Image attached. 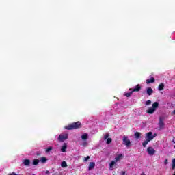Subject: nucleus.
Wrapping results in <instances>:
<instances>
[{
    "label": "nucleus",
    "mask_w": 175,
    "mask_h": 175,
    "mask_svg": "<svg viewBox=\"0 0 175 175\" xmlns=\"http://www.w3.org/2000/svg\"><path fill=\"white\" fill-rule=\"evenodd\" d=\"M156 137L157 133H154L152 135V132L151 131L146 133L145 137L146 140L142 143V147H146V146L148 144V142H151V140H153Z\"/></svg>",
    "instance_id": "nucleus-1"
},
{
    "label": "nucleus",
    "mask_w": 175,
    "mask_h": 175,
    "mask_svg": "<svg viewBox=\"0 0 175 175\" xmlns=\"http://www.w3.org/2000/svg\"><path fill=\"white\" fill-rule=\"evenodd\" d=\"M79 128H81V122H80L79 121L73 122L71 124H68V126H65V129H67L68 131L79 129Z\"/></svg>",
    "instance_id": "nucleus-2"
},
{
    "label": "nucleus",
    "mask_w": 175,
    "mask_h": 175,
    "mask_svg": "<svg viewBox=\"0 0 175 175\" xmlns=\"http://www.w3.org/2000/svg\"><path fill=\"white\" fill-rule=\"evenodd\" d=\"M159 106V103L154 102L152 104V107L148 108V109L146 111V113H148V114H154V113H155V110H157V109H158Z\"/></svg>",
    "instance_id": "nucleus-3"
},
{
    "label": "nucleus",
    "mask_w": 175,
    "mask_h": 175,
    "mask_svg": "<svg viewBox=\"0 0 175 175\" xmlns=\"http://www.w3.org/2000/svg\"><path fill=\"white\" fill-rule=\"evenodd\" d=\"M122 142H123V144H124L126 146V147H130L131 140L129 139H128V136L124 135L122 137Z\"/></svg>",
    "instance_id": "nucleus-4"
},
{
    "label": "nucleus",
    "mask_w": 175,
    "mask_h": 175,
    "mask_svg": "<svg viewBox=\"0 0 175 175\" xmlns=\"http://www.w3.org/2000/svg\"><path fill=\"white\" fill-rule=\"evenodd\" d=\"M68 137V134H60L57 138V140L60 142H65V140H67Z\"/></svg>",
    "instance_id": "nucleus-5"
},
{
    "label": "nucleus",
    "mask_w": 175,
    "mask_h": 175,
    "mask_svg": "<svg viewBox=\"0 0 175 175\" xmlns=\"http://www.w3.org/2000/svg\"><path fill=\"white\" fill-rule=\"evenodd\" d=\"M159 131H161V129H163V126H165V123L163 122V118L160 117L159 118Z\"/></svg>",
    "instance_id": "nucleus-6"
},
{
    "label": "nucleus",
    "mask_w": 175,
    "mask_h": 175,
    "mask_svg": "<svg viewBox=\"0 0 175 175\" xmlns=\"http://www.w3.org/2000/svg\"><path fill=\"white\" fill-rule=\"evenodd\" d=\"M147 152L148 155H154L156 151H155V149H154L152 147L149 146L147 148Z\"/></svg>",
    "instance_id": "nucleus-7"
},
{
    "label": "nucleus",
    "mask_w": 175,
    "mask_h": 175,
    "mask_svg": "<svg viewBox=\"0 0 175 175\" xmlns=\"http://www.w3.org/2000/svg\"><path fill=\"white\" fill-rule=\"evenodd\" d=\"M142 90V86L140 85H137L133 89H129V91H133V92H139Z\"/></svg>",
    "instance_id": "nucleus-8"
},
{
    "label": "nucleus",
    "mask_w": 175,
    "mask_h": 175,
    "mask_svg": "<svg viewBox=\"0 0 175 175\" xmlns=\"http://www.w3.org/2000/svg\"><path fill=\"white\" fill-rule=\"evenodd\" d=\"M146 94L149 96H151V95H152V94H154V90H152V88H148L146 89Z\"/></svg>",
    "instance_id": "nucleus-9"
},
{
    "label": "nucleus",
    "mask_w": 175,
    "mask_h": 175,
    "mask_svg": "<svg viewBox=\"0 0 175 175\" xmlns=\"http://www.w3.org/2000/svg\"><path fill=\"white\" fill-rule=\"evenodd\" d=\"M67 148H68V144L64 143L63 146L61 148L62 152H66Z\"/></svg>",
    "instance_id": "nucleus-10"
},
{
    "label": "nucleus",
    "mask_w": 175,
    "mask_h": 175,
    "mask_svg": "<svg viewBox=\"0 0 175 175\" xmlns=\"http://www.w3.org/2000/svg\"><path fill=\"white\" fill-rule=\"evenodd\" d=\"M95 169V162H90L88 167V170H92Z\"/></svg>",
    "instance_id": "nucleus-11"
},
{
    "label": "nucleus",
    "mask_w": 175,
    "mask_h": 175,
    "mask_svg": "<svg viewBox=\"0 0 175 175\" xmlns=\"http://www.w3.org/2000/svg\"><path fill=\"white\" fill-rule=\"evenodd\" d=\"M151 83H155V78L151 77L146 80V84H151Z\"/></svg>",
    "instance_id": "nucleus-12"
},
{
    "label": "nucleus",
    "mask_w": 175,
    "mask_h": 175,
    "mask_svg": "<svg viewBox=\"0 0 175 175\" xmlns=\"http://www.w3.org/2000/svg\"><path fill=\"white\" fill-rule=\"evenodd\" d=\"M30 164H31V161L29 159H25L23 161V165H25V166H29Z\"/></svg>",
    "instance_id": "nucleus-13"
},
{
    "label": "nucleus",
    "mask_w": 175,
    "mask_h": 175,
    "mask_svg": "<svg viewBox=\"0 0 175 175\" xmlns=\"http://www.w3.org/2000/svg\"><path fill=\"white\" fill-rule=\"evenodd\" d=\"M158 90H159V91H163V90H165V84L160 83L159 85Z\"/></svg>",
    "instance_id": "nucleus-14"
},
{
    "label": "nucleus",
    "mask_w": 175,
    "mask_h": 175,
    "mask_svg": "<svg viewBox=\"0 0 175 175\" xmlns=\"http://www.w3.org/2000/svg\"><path fill=\"white\" fill-rule=\"evenodd\" d=\"M81 139L82 140H87V139H88V134L84 133L83 135H82Z\"/></svg>",
    "instance_id": "nucleus-15"
},
{
    "label": "nucleus",
    "mask_w": 175,
    "mask_h": 175,
    "mask_svg": "<svg viewBox=\"0 0 175 175\" xmlns=\"http://www.w3.org/2000/svg\"><path fill=\"white\" fill-rule=\"evenodd\" d=\"M134 136H135L136 139H139L140 136H142V133L135 132Z\"/></svg>",
    "instance_id": "nucleus-16"
},
{
    "label": "nucleus",
    "mask_w": 175,
    "mask_h": 175,
    "mask_svg": "<svg viewBox=\"0 0 175 175\" xmlns=\"http://www.w3.org/2000/svg\"><path fill=\"white\" fill-rule=\"evenodd\" d=\"M116 163H117L116 161H111V163L109 164V167L111 169L113 167V166H114L116 165Z\"/></svg>",
    "instance_id": "nucleus-17"
},
{
    "label": "nucleus",
    "mask_w": 175,
    "mask_h": 175,
    "mask_svg": "<svg viewBox=\"0 0 175 175\" xmlns=\"http://www.w3.org/2000/svg\"><path fill=\"white\" fill-rule=\"evenodd\" d=\"M132 94H133V91L131 90L129 92L125 93V96H126V98H129V96H131L132 95Z\"/></svg>",
    "instance_id": "nucleus-18"
},
{
    "label": "nucleus",
    "mask_w": 175,
    "mask_h": 175,
    "mask_svg": "<svg viewBox=\"0 0 175 175\" xmlns=\"http://www.w3.org/2000/svg\"><path fill=\"white\" fill-rule=\"evenodd\" d=\"M121 158H122V154H118L116 158H115V161L116 162H118V161H120L121 159Z\"/></svg>",
    "instance_id": "nucleus-19"
},
{
    "label": "nucleus",
    "mask_w": 175,
    "mask_h": 175,
    "mask_svg": "<svg viewBox=\"0 0 175 175\" xmlns=\"http://www.w3.org/2000/svg\"><path fill=\"white\" fill-rule=\"evenodd\" d=\"M40 162H42V163H46L47 162V158L42 157L40 159Z\"/></svg>",
    "instance_id": "nucleus-20"
},
{
    "label": "nucleus",
    "mask_w": 175,
    "mask_h": 175,
    "mask_svg": "<svg viewBox=\"0 0 175 175\" xmlns=\"http://www.w3.org/2000/svg\"><path fill=\"white\" fill-rule=\"evenodd\" d=\"M62 167H68V164L66 163V161H62L61 163Z\"/></svg>",
    "instance_id": "nucleus-21"
},
{
    "label": "nucleus",
    "mask_w": 175,
    "mask_h": 175,
    "mask_svg": "<svg viewBox=\"0 0 175 175\" xmlns=\"http://www.w3.org/2000/svg\"><path fill=\"white\" fill-rule=\"evenodd\" d=\"M39 162H40L39 159H34L33 161V165H39Z\"/></svg>",
    "instance_id": "nucleus-22"
},
{
    "label": "nucleus",
    "mask_w": 175,
    "mask_h": 175,
    "mask_svg": "<svg viewBox=\"0 0 175 175\" xmlns=\"http://www.w3.org/2000/svg\"><path fill=\"white\" fill-rule=\"evenodd\" d=\"M53 150V147L51 146H49L48 147L46 150H45V152H46V154H48V152H49L50 151H51Z\"/></svg>",
    "instance_id": "nucleus-23"
},
{
    "label": "nucleus",
    "mask_w": 175,
    "mask_h": 175,
    "mask_svg": "<svg viewBox=\"0 0 175 175\" xmlns=\"http://www.w3.org/2000/svg\"><path fill=\"white\" fill-rule=\"evenodd\" d=\"M83 162H88L90 161V156H87L86 157L83 158Z\"/></svg>",
    "instance_id": "nucleus-24"
},
{
    "label": "nucleus",
    "mask_w": 175,
    "mask_h": 175,
    "mask_svg": "<svg viewBox=\"0 0 175 175\" xmlns=\"http://www.w3.org/2000/svg\"><path fill=\"white\" fill-rule=\"evenodd\" d=\"M111 142H113V139L111 138H108L107 139L106 144H110V143H111Z\"/></svg>",
    "instance_id": "nucleus-25"
},
{
    "label": "nucleus",
    "mask_w": 175,
    "mask_h": 175,
    "mask_svg": "<svg viewBox=\"0 0 175 175\" xmlns=\"http://www.w3.org/2000/svg\"><path fill=\"white\" fill-rule=\"evenodd\" d=\"M172 170H174V169H175V159H172Z\"/></svg>",
    "instance_id": "nucleus-26"
},
{
    "label": "nucleus",
    "mask_w": 175,
    "mask_h": 175,
    "mask_svg": "<svg viewBox=\"0 0 175 175\" xmlns=\"http://www.w3.org/2000/svg\"><path fill=\"white\" fill-rule=\"evenodd\" d=\"M109 136H110L109 135V133H107L106 135H104V140H107L109 139Z\"/></svg>",
    "instance_id": "nucleus-27"
},
{
    "label": "nucleus",
    "mask_w": 175,
    "mask_h": 175,
    "mask_svg": "<svg viewBox=\"0 0 175 175\" xmlns=\"http://www.w3.org/2000/svg\"><path fill=\"white\" fill-rule=\"evenodd\" d=\"M149 105H151V101H150V100H148L146 102V106H149Z\"/></svg>",
    "instance_id": "nucleus-28"
},
{
    "label": "nucleus",
    "mask_w": 175,
    "mask_h": 175,
    "mask_svg": "<svg viewBox=\"0 0 175 175\" xmlns=\"http://www.w3.org/2000/svg\"><path fill=\"white\" fill-rule=\"evenodd\" d=\"M83 147H87V146H88V143H87V142H85L83 143Z\"/></svg>",
    "instance_id": "nucleus-29"
},
{
    "label": "nucleus",
    "mask_w": 175,
    "mask_h": 175,
    "mask_svg": "<svg viewBox=\"0 0 175 175\" xmlns=\"http://www.w3.org/2000/svg\"><path fill=\"white\" fill-rule=\"evenodd\" d=\"M167 163H169V162L167 161V159H165L164 161V165H167Z\"/></svg>",
    "instance_id": "nucleus-30"
},
{
    "label": "nucleus",
    "mask_w": 175,
    "mask_h": 175,
    "mask_svg": "<svg viewBox=\"0 0 175 175\" xmlns=\"http://www.w3.org/2000/svg\"><path fill=\"white\" fill-rule=\"evenodd\" d=\"M172 116H175V110H174L172 112Z\"/></svg>",
    "instance_id": "nucleus-31"
},
{
    "label": "nucleus",
    "mask_w": 175,
    "mask_h": 175,
    "mask_svg": "<svg viewBox=\"0 0 175 175\" xmlns=\"http://www.w3.org/2000/svg\"><path fill=\"white\" fill-rule=\"evenodd\" d=\"M122 175H125V172L122 171Z\"/></svg>",
    "instance_id": "nucleus-32"
},
{
    "label": "nucleus",
    "mask_w": 175,
    "mask_h": 175,
    "mask_svg": "<svg viewBox=\"0 0 175 175\" xmlns=\"http://www.w3.org/2000/svg\"><path fill=\"white\" fill-rule=\"evenodd\" d=\"M172 142H174V144H175V140L174 139H172Z\"/></svg>",
    "instance_id": "nucleus-33"
},
{
    "label": "nucleus",
    "mask_w": 175,
    "mask_h": 175,
    "mask_svg": "<svg viewBox=\"0 0 175 175\" xmlns=\"http://www.w3.org/2000/svg\"><path fill=\"white\" fill-rule=\"evenodd\" d=\"M36 155H40L39 153H37Z\"/></svg>",
    "instance_id": "nucleus-34"
},
{
    "label": "nucleus",
    "mask_w": 175,
    "mask_h": 175,
    "mask_svg": "<svg viewBox=\"0 0 175 175\" xmlns=\"http://www.w3.org/2000/svg\"><path fill=\"white\" fill-rule=\"evenodd\" d=\"M174 148H175V146H174Z\"/></svg>",
    "instance_id": "nucleus-35"
}]
</instances>
